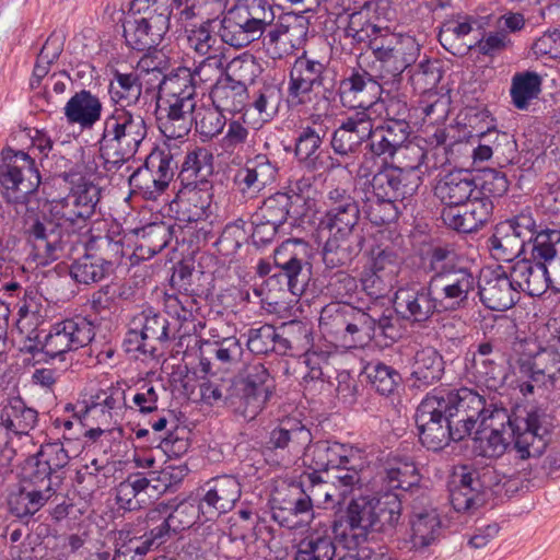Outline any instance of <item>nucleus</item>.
<instances>
[{"label":"nucleus","instance_id":"obj_1","mask_svg":"<svg viewBox=\"0 0 560 560\" xmlns=\"http://www.w3.org/2000/svg\"><path fill=\"white\" fill-rule=\"evenodd\" d=\"M481 408L479 394L467 387H438L419 404L415 421L419 441L430 451H441L451 441L469 435L472 417Z\"/></svg>","mask_w":560,"mask_h":560},{"label":"nucleus","instance_id":"obj_2","mask_svg":"<svg viewBox=\"0 0 560 560\" xmlns=\"http://www.w3.org/2000/svg\"><path fill=\"white\" fill-rule=\"evenodd\" d=\"M481 408L472 417L469 435L474 430L500 431L513 435V447L521 459L540 456L550 442L555 428L553 417L548 408L537 404L516 406L512 415L505 408L488 404L479 394Z\"/></svg>","mask_w":560,"mask_h":560},{"label":"nucleus","instance_id":"obj_3","mask_svg":"<svg viewBox=\"0 0 560 560\" xmlns=\"http://www.w3.org/2000/svg\"><path fill=\"white\" fill-rule=\"evenodd\" d=\"M319 328L327 338L346 348H364L374 338L395 341L400 337L398 318L390 308H361L352 304H327L319 316Z\"/></svg>","mask_w":560,"mask_h":560},{"label":"nucleus","instance_id":"obj_4","mask_svg":"<svg viewBox=\"0 0 560 560\" xmlns=\"http://www.w3.org/2000/svg\"><path fill=\"white\" fill-rule=\"evenodd\" d=\"M311 443V431L300 421L288 419L269 432L266 450L279 456L283 465L303 455V464L314 474L346 467L352 462L351 447L329 441Z\"/></svg>","mask_w":560,"mask_h":560},{"label":"nucleus","instance_id":"obj_5","mask_svg":"<svg viewBox=\"0 0 560 560\" xmlns=\"http://www.w3.org/2000/svg\"><path fill=\"white\" fill-rule=\"evenodd\" d=\"M275 381L260 362L248 363L234 378H214L200 387L209 401H223L246 421L254 420L273 395Z\"/></svg>","mask_w":560,"mask_h":560},{"label":"nucleus","instance_id":"obj_6","mask_svg":"<svg viewBox=\"0 0 560 560\" xmlns=\"http://www.w3.org/2000/svg\"><path fill=\"white\" fill-rule=\"evenodd\" d=\"M422 259L443 310L455 312L466 307L478 281L469 268L455 262L454 250L434 246Z\"/></svg>","mask_w":560,"mask_h":560},{"label":"nucleus","instance_id":"obj_7","mask_svg":"<svg viewBox=\"0 0 560 560\" xmlns=\"http://www.w3.org/2000/svg\"><path fill=\"white\" fill-rule=\"evenodd\" d=\"M98 151L106 171L121 167L133 158L148 137L149 127L139 110H110L103 119Z\"/></svg>","mask_w":560,"mask_h":560},{"label":"nucleus","instance_id":"obj_8","mask_svg":"<svg viewBox=\"0 0 560 560\" xmlns=\"http://www.w3.org/2000/svg\"><path fill=\"white\" fill-rule=\"evenodd\" d=\"M515 369L527 381L520 384L523 395L534 394L535 387L555 388L560 374V352L541 347L536 339L525 338L513 343Z\"/></svg>","mask_w":560,"mask_h":560},{"label":"nucleus","instance_id":"obj_9","mask_svg":"<svg viewBox=\"0 0 560 560\" xmlns=\"http://www.w3.org/2000/svg\"><path fill=\"white\" fill-rule=\"evenodd\" d=\"M24 236L33 259L40 266L70 256L80 241L79 234L67 233L49 214L26 218Z\"/></svg>","mask_w":560,"mask_h":560},{"label":"nucleus","instance_id":"obj_10","mask_svg":"<svg viewBox=\"0 0 560 560\" xmlns=\"http://www.w3.org/2000/svg\"><path fill=\"white\" fill-rule=\"evenodd\" d=\"M421 46L407 34L385 30L383 38L373 42L372 52L378 62V79L387 85V91H397L402 73L419 58Z\"/></svg>","mask_w":560,"mask_h":560},{"label":"nucleus","instance_id":"obj_11","mask_svg":"<svg viewBox=\"0 0 560 560\" xmlns=\"http://www.w3.org/2000/svg\"><path fill=\"white\" fill-rule=\"evenodd\" d=\"M406 149L416 158V163L402 167L384 164L366 183L373 197L398 203L417 192L422 183L421 174L424 171H421V167L427 159V152L417 145Z\"/></svg>","mask_w":560,"mask_h":560},{"label":"nucleus","instance_id":"obj_12","mask_svg":"<svg viewBox=\"0 0 560 560\" xmlns=\"http://www.w3.org/2000/svg\"><path fill=\"white\" fill-rule=\"evenodd\" d=\"M393 314L410 325L424 326L435 313L445 312L430 280L408 281L395 293Z\"/></svg>","mask_w":560,"mask_h":560},{"label":"nucleus","instance_id":"obj_13","mask_svg":"<svg viewBox=\"0 0 560 560\" xmlns=\"http://www.w3.org/2000/svg\"><path fill=\"white\" fill-rule=\"evenodd\" d=\"M311 246L301 238H289L273 254L278 276L287 280L293 295H302L311 279Z\"/></svg>","mask_w":560,"mask_h":560},{"label":"nucleus","instance_id":"obj_14","mask_svg":"<svg viewBox=\"0 0 560 560\" xmlns=\"http://www.w3.org/2000/svg\"><path fill=\"white\" fill-rule=\"evenodd\" d=\"M0 184L9 199L19 201L36 191L40 175L34 160L23 151L7 150L2 152Z\"/></svg>","mask_w":560,"mask_h":560},{"label":"nucleus","instance_id":"obj_15","mask_svg":"<svg viewBox=\"0 0 560 560\" xmlns=\"http://www.w3.org/2000/svg\"><path fill=\"white\" fill-rule=\"evenodd\" d=\"M327 68L324 62L304 51L299 56L289 73L288 98L294 105H306L320 93L328 91L325 86Z\"/></svg>","mask_w":560,"mask_h":560},{"label":"nucleus","instance_id":"obj_16","mask_svg":"<svg viewBox=\"0 0 560 560\" xmlns=\"http://www.w3.org/2000/svg\"><path fill=\"white\" fill-rule=\"evenodd\" d=\"M95 336L94 325L85 317H73L55 323L43 335L42 351L50 359L62 358L89 345Z\"/></svg>","mask_w":560,"mask_h":560},{"label":"nucleus","instance_id":"obj_17","mask_svg":"<svg viewBox=\"0 0 560 560\" xmlns=\"http://www.w3.org/2000/svg\"><path fill=\"white\" fill-rule=\"evenodd\" d=\"M373 520V497H359L351 500L345 515L339 521H334L329 527L335 537L351 549L374 535Z\"/></svg>","mask_w":560,"mask_h":560},{"label":"nucleus","instance_id":"obj_18","mask_svg":"<svg viewBox=\"0 0 560 560\" xmlns=\"http://www.w3.org/2000/svg\"><path fill=\"white\" fill-rule=\"evenodd\" d=\"M171 12L149 13L140 19H129L122 24L126 45L138 52L155 49L170 27Z\"/></svg>","mask_w":560,"mask_h":560},{"label":"nucleus","instance_id":"obj_19","mask_svg":"<svg viewBox=\"0 0 560 560\" xmlns=\"http://www.w3.org/2000/svg\"><path fill=\"white\" fill-rule=\"evenodd\" d=\"M327 209L322 224L329 233L355 235L361 211L358 200L343 188H334L327 195Z\"/></svg>","mask_w":560,"mask_h":560},{"label":"nucleus","instance_id":"obj_20","mask_svg":"<svg viewBox=\"0 0 560 560\" xmlns=\"http://www.w3.org/2000/svg\"><path fill=\"white\" fill-rule=\"evenodd\" d=\"M200 504L207 521L230 512L242 494L238 479L231 475L217 476L201 488Z\"/></svg>","mask_w":560,"mask_h":560},{"label":"nucleus","instance_id":"obj_21","mask_svg":"<svg viewBox=\"0 0 560 560\" xmlns=\"http://www.w3.org/2000/svg\"><path fill=\"white\" fill-rule=\"evenodd\" d=\"M387 85L380 82L368 71H353L350 77L343 79L339 86L340 101L343 106L359 109L358 112L371 113L383 90Z\"/></svg>","mask_w":560,"mask_h":560},{"label":"nucleus","instance_id":"obj_22","mask_svg":"<svg viewBox=\"0 0 560 560\" xmlns=\"http://www.w3.org/2000/svg\"><path fill=\"white\" fill-rule=\"evenodd\" d=\"M326 133L327 128L314 121L302 127L295 140V156L311 172H322L340 165L331 156L319 151Z\"/></svg>","mask_w":560,"mask_h":560},{"label":"nucleus","instance_id":"obj_23","mask_svg":"<svg viewBox=\"0 0 560 560\" xmlns=\"http://www.w3.org/2000/svg\"><path fill=\"white\" fill-rule=\"evenodd\" d=\"M212 184H180L171 207L176 208L177 219L191 223L209 217L212 203Z\"/></svg>","mask_w":560,"mask_h":560},{"label":"nucleus","instance_id":"obj_24","mask_svg":"<svg viewBox=\"0 0 560 560\" xmlns=\"http://www.w3.org/2000/svg\"><path fill=\"white\" fill-rule=\"evenodd\" d=\"M372 116L368 112H354L335 130L331 148L340 156L354 154L363 142L370 141Z\"/></svg>","mask_w":560,"mask_h":560},{"label":"nucleus","instance_id":"obj_25","mask_svg":"<svg viewBox=\"0 0 560 560\" xmlns=\"http://www.w3.org/2000/svg\"><path fill=\"white\" fill-rule=\"evenodd\" d=\"M410 132L411 128L401 122L381 121L375 125L373 119L370 141L365 144V154H370L372 159L381 158L384 161L393 159L405 147Z\"/></svg>","mask_w":560,"mask_h":560},{"label":"nucleus","instance_id":"obj_26","mask_svg":"<svg viewBox=\"0 0 560 560\" xmlns=\"http://www.w3.org/2000/svg\"><path fill=\"white\" fill-rule=\"evenodd\" d=\"M277 173L276 164L267 155L257 154L248 159L245 165L237 170L234 176V184L242 194L254 196L273 183Z\"/></svg>","mask_w":560,"mask_h":560},{"label":"nucleus","instance_id":"obj_27","mask_svg":"<svg viewBox=\"0 0 560 560\" xmlns=\"http://www.w3.org/2000/svg\"><path fill=\"white\" fill-rule=\"evenodd\" d=\"M510 273L492 272L479 284V296L482 304L493 311H506L518 300L520 293Z\"/></svg>","mask_w":560,"mask_h":560},{"label":"nucleus","instance_id":"obj_28","mask_svg":"<svg viewBox=\"0 0 560 560\" xmlns=\"http://www.w3.org/2000/svg\"><path fill=\"white\" fill-rule=\"evenodd\" d=\"M103 104L90 90L75 92L66 103L63 115L69 125H77L81 130H91L102 118Z\"/></svg>","mask_w":560,"mask_h":560},{"label":"nucleus","instance_id":"obj_29","mask_svg":"<svg viewBox=\"0 0 560 560\" xmlns=\"http://www.w3.org/2000/svg\"><path fill=\"white\" fill-rule=\"evenodd\" d=\"M368 256L369 268L397 278L402 259L389 231L378 230L371 235Z\"/></svg>","mask_w":560,"mask_h":560},{"label":"nucleus","instance_id":"obj_30","mask_svg":"<svg viewBox=\"0 0 560 560\" xmlns=\"http://www.w3.org/2000/svg\"><path fill=\"white\" fill-rule=\"evenodd\" d=\"M38 422V412L20 397H11L0 409V424L8 439L28 436Z\"/></svg>","mask_w":560,"mask_h":560},{"label":"nucleus","instance_id":"obj_31","mask_svg":"<svg viewBox=\"0 0 560 560\" xmlns=\"http://www.w3.org/2000/svg\"><path fill=\"white\" fill-rule=\"evenodd\" d=\"M479 195L472 175L465 171H453L444 175L435 186V196L444 206H460Z\"/></svg>","mask_w":560,"mask_h":560},{"label":"nucleus","instance_id":"obj_32","mask_svg":"<svg viewBox=\"0 0 560 560\" xmlns=\"http://www.w3.org/2000/svg\"><path fill=\"white\" fill-rule=\"evenodd\" d=\"M509 273L518 293L540 296L548 289V267L542 261L523 258L510 267Z\"/></svg>","mask_w":560,"mask_h":560},{"label":"nucleus","instance_id":"obj_33","mask_svg":"<svg viewBox=\"0 0 560 560\" xmlns=\"http://www.w3.org/2000/svg\"><path fill=\"white\" fill-rule=\"evenodd\" d=\"M363 237L360 235H339L329 233L322 257L326 268L334 269L348 266L360 254Z\"/></svg>","mask_w":560,"mask_h":560},{"label":"nucleus","instance_id":"obj_34","mask_svg":"<svg viewBox=\"0 0 560 560\" xmlns=\"http://www.w3.org/2000/svg\"><path fill=\"white\" fill-rule=\"evenodd\" d=\"M335 539L337 538L328 525L312 529L298 544L294 560H334Z\"/></svg>","mask_w":560,"mask_h":560},{"label":"nucleus","instance_id":"obj_35","mask_svg":"<svg viewBox=\"0 0 560 560\" xmlns=\"http://www.w3.org/2000/svg\"><path fill=\"white\" fill-rule=\"evenodd\" d=\"M264 34V31L246 21L242 14L237 13L232 8L228 10L221 21V40L234 48L246 47L261 38Z\"/></svg>","mask_w":560,"mask_h":560},{"label":"nucleus","instance_id":"obj_36","mask_svg":"<svg viewBox=\"0 0 560 560\" xmlns=\"http://www.w3.org/2000/svg\"><path fill=\"white\" fill-rule=\"evenodd\" d=\"M444 373L443 357L432 347L418 350L411 365V386L427 388L439 382Z\"/></svg>","mask_w":560,"mask_h":560},{"label":"nucleus","instance_id":"obj_37","mask_svg":"<svg viewBox=\"0 0 560 560\" xmlns=\"http://www.w3.org/2000/svg\"><path fill=\"white\" fill-rule=\"evenodd\" d=\"M211 347V358L201 357L199 366L205 374H213V368L229 370L237 364L243 355V347L238 338L231 336L214 342H207Z\"/></svg>","mask_w":560,"mask_h":560},{"label":"nucleus","instance_id":"obj_38","mask_svg":"<svg viewBox=\"0 0 560 560\" xmlns=\"http://www.w3.org/2000/svg\"><path fill=\"white\" fill-rule=\"evenodd\" d=\"M196 103H168L166 115L159 118V129L168 139L185 138L195 120Z\"/></svg>","mask_w":560,"mask_h":560},{"label":"nucleus","instance_id":"obj_39","mask_svg":"<svg viewBox=\"0 0 560 560\" xmlns=\"http://www.w3.org/2000/svg\"><path fill=\"white\" fill-rule=\"evenodd\" d=\"M142 94V83L136 73H121L115 71L114 78L108 85V95L114 108L131 109L138 104Z\"/></svg>","mask_w":560,"mask_h":560},{"label":"nucleus","instance_id":"obj_40","mask_svg":"<svg viewBox=\"0 0 560 560\" xmlns=\"http://www.w3.org/2000/svg\"><path fill=\"white\" fill-rule=\"evenodd\" d=\"M213 174V154L203 147H197L187 152L178 174L180 184L211 183L209 177Z\"/></svg>","mask_w":560,"mask_h":560},{"label":"nucleus","instance_id":"obj_41","mask_svg":"<svg viewBox=\"0 0 560 560\" xmlns=\"http://www.w3.org/2000/svg\"><path fill=\"white\" fill-rule=\"evenodd\" d=\"M450 502L456 512H467L485 502L477 488L472 485L467 466L455 472L448 486Z\"/></svg>","mask_w":560,"mask_h":560},{"label":"nucleus","instance_id":"obj_42","mask_svg":"<svg viewBox=\"0 0 560 560\" xmlns=\"http://www.w3.org/2000/svg\"><path fill=\"white\" fill-rule=\"evenodd\" d=\"M210 98L214 106L223 113H241L248 98L247 88L242 83L230 79L217 81L210 92Z\"/></svg>","mask_w":560,"mask_h":560},{"label":"nucleus","instance_id":"obj_43","mask_svg":"<svg viewBox=\"0 0 560 560\" xmlns=\"http://www.w3.org/2000/svg\"><path fill=\"white\" fill-rule=\"evenodd\" d=\"M374 534L393 535L401 520V499L397 493L373 497Z\"/></svg>","mask_w":560,"mask_h":560},{"label":"nucleus","instance_id":"obj_44","mask_svg":"<svg viewBox=\"0 0 560 560\" xmlns=\"http://www.w3.org/2000/svg\"><path fill=\"white\" fill-rule=\"evenodd\" d=\"M411 548L422 550L434 544L441 535V520L435 510L415 513L410 518Z\"/></svg>","mask_w":560,"mask_h":560},{"label":"nucleus","instance_id":"obj_45","mask_svg":"<svg viewBox=\"0 0 560 560\" xmlns=\"http://www.w3.org/2000/svg\"><path fill=\"white\" fill-rule=\"evenodd\" d=\"M160 91L167 97V103H196V82L192 71L187 67H179L164 78Z\"/></svg>","mask_w":560,"mask_h":560},{"label":"nucleus","instance_id":"obj_46","mask_svg":"<svg viewBox=\"0 0 560 560\" xmlns=\"http://www.w3.org/2000/svg\"><path fill=\"white\" fill-rule=\"evenodd\" d=\"M135 329H140L144 338L152 346L175 339V332L171 331L170 323L165 316L152 308L144 310L132 317Z\"/></svg>","mask_w":560,"mask_h":560},{"label":"nucleus","instance_id":"obj_47","mask_svg":"<svg viewBox=\"0 0 560 560\" xmlns=\"http://www.w3.org/2000/svg\"><path fill=\"white\" fill-rule=\"evenodd\" d=\"M487 244L491 256L500 261H512L514 258H517L525 248V244L521 238H517L513 231L501 222L495 225Z\"/></svg>","mask_w":560,"mask_h":560},{"label":"nucleus","instance_id":"obj_48","mask_svg":"<svg viewBox=\"0 0 560 560\" xmlns=\"http://www.w3.org/2000/svg\"><path fill=\"white\" fill-rule=\"evenodd\" d=\"M110 266L105 258L85 253L72 262L70 276L75 282L90 285L102 281L109 273Z\"/></svg>","mask_w":560,"mask_h":560},{"label":"nucleus","instance_id":"obj_49","mask_svg":"<svg viewBox=\"0 0 560 560\" xmlns=\"http://www.w3.org/2000/svg\"><path fill=\"white\" fill-rule=\"evenodd\" d=\"M254 214L258 215L259 220L281 226L288 218L296 219L304 213L294 207V201L287 194L279 191L267 197Z\"/></svg>","mask_w":560,"mask_h":560},{"label":"nucleus","instance_id":"obj_50","mask_svg":"<svg viewBox=\"0 0 560 560\" xmlns=\"http://www.w3.org/2000/svg\"><path fill=\"white\" fill-rule=\"evenodd\" d=\"M51 497L34 487L24 485L12 491L8 498L10 512L19 517H30L38 512Z\"/></svg>","mask_w":560,"mask_h":560},{"label":"nucleus","instance_id":"obj_51","mask_svg":"<svg viewBox=\"0 0 560 560\" xmlns=\"http://www.w3.org/2000/svg\"><path fill=\"white\" fill-rule=\"evenodd\" d=\"M474 24H477V21L470 16H466L463 21H446L439 33V42L446 50L454 55L460 52L462 48L471 49L474 45L466 43L464 39L472 32Z\"/></svg>","mask_w":560,"mask_h":560},{"label":"nucleus","instance_id":"obj_52","mask_svg":"<svg viewBox=\"0 0 560 560\" xmlns=\"http://www.w3.org/2000/svg\"><path fill=\"white\" fill-rule=\"evenodd\" d=\"M542 79L533 71L514 74L511 85V97L517 109H527L530 101L537 98L541 92Z\"/></svg>","mask_w":560,"mask_h":560},{"label":"nucleus","instance_id":"obj_53","mask_svg":"<svg viewBox=\"0 0 560 560\" xmlns=\"http://www.w3.org/2000/svg\"><path fill=\"white\" fill-rule=\"evenodd\" d=\"M66 197L70 201V207L74 208L86 222L95 213L101 190L96 185L81 177Z\"/></svg>","mask_w":560,"mask_h":560},{"label":"nucleus","instance_id":"obj_54","mask_svg":"<svg viewBox=\"0 0 560 560\" xmlns=\"http://www.w3.org/2000/svg\"><path fill=\"white\" fill-rule=\"evenodd\" d=\"M137 248L153 256L163 250L172 240V226L164 222H154L137 232Z\"/></svg>","mask_w":560,"mask_h":560},{"label":"nucleus","instance_id":"obj_55","mask_svg":"<svg viewBox=\"0 0 560 560\" xmlns=\"http://www.w3.org/2000/svg\"><path fill=\"white\" fill-rule=\"evenodd\" d=\"M189 48L200 56L220 54V44L213 32L212 22L207 20L199 25L185 28Z\"/></svg>","mask_w":560,"mask_h":560},{"label":"nucleus","instance_id":"obj_56","mask_svg":"<svg viewBox=\"0 0 560 560\" xmlns=\"http://www.w3.org/2000/svg\"><path fill=\"white\" fill-rule=\"evenodd\" d=\"M167 506L150 510L147 514V528L148 532L140 536L143 545L148 551L159 548L164 544L172 530V526L165 516Z\"/></svg>","mask_w":560,"mask_h":560},{"label":"nucleus","instance_id":"obj_57","mask_svg":"<svg viewBox=\"0 0 560 560\" xmlns=\"http://www.w3.org/2000/svg\"><path fill=\"white\" fill-rule=\"evenodd\" d=\"M232 9L264 32L276 18L273 8L267 0H237Z\"/></svg>","mask_w":560,"mask_h":560},{"label":"nucleus","instance_id":"obj_58","mask_svg":"<svg viewBox=\"0 0 560 560\" xmlns=\"http://www.w3.org/2000/svg\"><path fill=\"white\" fill-rule=\"evenodd\" d=\"M196 131L203 140H210L220 135L226 125V118L223 112L213 104L211 106L202 105L195 109Z\"/></svg>","mask_w":560,"mask_h":560},{"label":"nucleus","instance_id":"obj_59","mask_svg":"<svg viewBox=\"0 0 560 560\" xmlns=\"http://www.w3.org/2000/svg\"><path fill=\"white\" fill-rule=\"evenodd\" d=\"M467 471L471 476L472 485L477 488L480 497L489 490L494 494L501 492V487L505 488L511 483V479L499 472L493 466L486 465L482 467L467 466Z\"/></svg>","mask_w":560,"mask_h":560},{"label":"nucleus","instance_id":"obj_60","mask_svg":"<svg viewBox=\"0 0 560 560\" xmlns=\"http://www.w3.org/2000/svg\"><path fill=\"white\" fill-rule=\"evenodd\" d=\"M326 294L336 300L334 304H351L359 293V281L346 271L331 275L325 287Z\"/></svg>","mask_w":560,"mask_h":560},{"label":"nucleus","instance_id":"obj_61","mask_svg":"<svg viewBox=\"0 0 560 560\" xmlns=\"http://www.w3.org/2000/svg\"><path fill=\"white\" fill-rule=\"evenodd\" d=\"M384 482L390 490L408 491L419 483V474L413 463L399 462L385 470Z\"/></svg>","mask_w":560,"mask_h":560},{"label":"nucleus","instance_id":"obj_62","mask_svg":"<svg viewBox=\"0 0 560 560\" xmlns=\"http://www.w3.org/2000/svg\"><path fill=\"white\" fill-rule=\"evenodd\" d=\"M475 450L479 455L498 458L502 456L511 444V434H503L500 431L486 432L485 430H474Z\"/></svg>","mask_w":560,"mask_h":560},{"label":"nucleus","instance_id":"obj_63","mask_svg":"<svg viewBox=\"0 0 560 560\" xmlns=\"http://www.w3.org/2000/svg\"><path fill=\"white\" fill-rule=\"evenodd\" d=\"M31 470L27 475L25 485L45 492L52 497L56 493L57 486L61 481L59 475H54L48 466L35 455L30 462Z\"/></svg>","mask_w":560,"mask_h":560},{"label":"nucleus","instance_id":"obj_64","mask_svg":"<svg viewBox=\"0 0 560 560\" xmlns=\"http://www.w3.org/2000/svg\"><path fill=\"white\" fill-rule=\"evenodd\" d=\"M560 242V230H538L532 240V259L550 264L557 257L556 245Z\"/></svg>","mask_w":560,"mask_h":560}]
</instances>
